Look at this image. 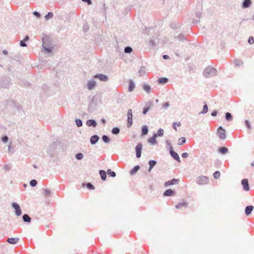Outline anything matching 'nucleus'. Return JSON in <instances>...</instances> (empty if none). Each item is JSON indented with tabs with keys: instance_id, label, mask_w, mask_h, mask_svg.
I'll return each instance as SVG.
<instances>
[{
	"instance_id": "obj_9",
	"label": "nucleus",
	"mask_w": 254,
	"mask_h": 254,
	"mask_svg": "<svg viewBox=\"0 0 254 254\" xmlns=\"http://www.w3.org/2000/svg\"><path fill=\"white\" fill-rule=\"evenodd\" d=\"M241 184L244 190L247 191L250 190L249 181L247 179H243L241 181Z\"/></svg>"
},
{
	"instance_id": "obj_29",
	"label": "nucleus",
	"mask_w": 254,
	"mask_h": 254,
	"mask_svg": "<svg viewBox=\"0 0 254 254\" xmlns=\"http://www.w3.org/2000/svg\"><path fill=\"white\" fill-rule=\"evenodd\" d=\"M169 80L167 77H161L158 79V83L161 84H164L168 82Z\"/></svg>"
},
{
	"instance_id": "obj_11",
	"label": "nucleus",
	"mask_w": 254,
	"mask_h": 254,
	"mask_svg": "<svg viewBox=\"0 0 254 254\" xmlns=\"http://www.w3.org/2000/svg\"><path fill=\"white\" fill-rule=\"evenodd\" d=\"M94 77V78H98L102 81H107L108 80V76L103 74H96Z\"/></svg>"
},
{
	"instance_id": "obj_20",
	"label": "nucleus",
	"mask_w": 254,
	"mask_h": 254,
	"mask_svg": "<svg viewBox=\"0 0 254 254\" xmlns=\"http://www.w3.org/2000/svg\"><path fill=\"white\" fill-rule=\"evenodd\" d=\"M101 180L105 181L107 178V172L103 170H100L99 172Z\"/></svg>"
},
{
	"instance_id": "obj_56",
	"label": "nucleus",
	"mask_w": 254,
	"mask_h": 254,
	"mask_svg": "<svg viewBox=\"0 0 254 254\" xmlns=\"http://www.w3.org/2000/svg\"><path fill=\"white\" fill-rule=\"evenodd\" d=\"M20 45L21 47H27V46L26 43V42H25L23 40L20 41Z\"/></svg>"
},
{
	"instance_id": "obj_8",
	"label": "nucleus",
	"mask_w": 254,
	"mask_h": 254,
	"mask_svg": "<svg viewBox=\"0 0 254 254\" xmlns=\"http://www.w3.org/2000/svg\"><path fill=\"white\" fill-rule=\"evenodd\" d=\"M170 154L171 157L173 158L175 160H176L178 162H181L178 154L175 151H174L173 147H171V150H170Z\"/></svg>"
},
{
	"instance_id": "obj_53",
	"label": "nucleus",
	"mask_w": 254,
	"mask_h": 254,
	"mask_svg": "<svg viewBox=\"0 0 254 254\" xmlns=\"http://www.w3.org/2000/svg\"><path fill=\"white\" fill-rule=\"evenodd\" d=\"M170 27L171 28L175 29L178 27V25L176 23L174 22H172L170 24Z\"/></svg>"
},
{
	"instance_id": "obj_34",
	"label": "nucleus",
	"mask_w": 254,
	"mask_h": 254,
	"mask_svg": "<svg viewBox=\"0 0 254 254\" xmlns=\"http://www.w3.org/2000/svg\"><path fill=\"white\" fill-rule=\"evenodd\" d=\"M106 172L110 177H115L116 176V173L110 169H108Z\"/></svg>"
},
{
	"instance_id": "obj_51",
	"label": "nucleus",
	"mask_w": 254,
	"mask_h": 254,
	"mask_svg": "<svg viewBox=\"0 0 254 254\" xmlns=\"http://www.w3.org/2000/svg\"><path fill=\"white\" fill-rule=\"evenodd\" d=\"M8 137L7 135H4L1 137V141L3 143H6V142L8 141Z\"/></svg>"
},
{
	"instance_id": "obj_12",
	"label": "nucleus",
	"mask_w": 254,
	"mask_h": 254,
	"mask_svg": "<svg viewBox=\"0 0 254 254\" xmlns=\"http://www.w3.org/2000/svg\"><path fill=\"white\" fill-rule=\"evenodd\" d=\"M175 194V191L174 190L171 189H168L163 192V195L164 196H170L174 195Z\"/></svg>"
},
{
	"instance_id": "obj_31",
	"label": "nucleus",
	"mask_w": 254,
	"mask_h": 254,
	"mask_svg": "<svg viewBox=\"0 0 254 254\" xmlns=\"http://www.w3.org/2000/svg\"><path fill=\"white\" fill-rule=\"evenodd\" d=\"M208 106H207V104L205 102H204L203 109H202V111L200 113H199V114H206L208 112Z\"/></svg>"
},
{
	"instance_id": "obj_26",
	"label": "nucleus",
	"mask_w": 254,
	"mask_h": 254,
	"mask_svg": "<svg viewBox=\"0 0 254 254\" xmlns=\"http://www.w3.org/2000/svg\"><path fill=\"white\" fill-rule=\"evenodd\" d=\"M148 164L149 165L148 171L150 172L154 166L157 164V161L155 160H150Z\"/></svg>"
},
{
	"instance_id": "obj_24",
	"label": "nucleus",
	"mask_w": 254,
	"mask_h": 254,
	"mask_svg": "<svg viewBox=\"0 0 254 254\" xmlns=\"http://www.w3.org/2000/svg\"><path fill=\"white\" fill-rule=\"evenodd\" d=\"M218 151L220 154L224 155L228 152V149L225 147H222L218 149Z\"/></svg>"
},
{
	"instance_id": "obj_16",
	"label": "nucleus",
	"mask_w": 254,
	"mask_h": 254,
	"mask_svg": "<svg viewBox=\"0 0 254 254\" xmlns=\"http://www.w3.org/2000/svg\"><path fill=\"white\" fill-rule=\"evenodd\" d=\"M156 137V135L153 134L151 137L148 139V142L152 145H156L157 143Z\"/></svg>"
},
{
	"instance_id": "obj_32",
	"label": "nucleus",
	"mask_w": 254,
	"mask_h": 254,
	"mask_svg": "<svg viewBox=\"0 0 254 254\" xmlns=\"http://www.w3.org/2000/svg\"><path fill=\"white\" fill-rule=\"evenodd\" d=\"M143 89L147 92L149 93L151 90L150 86L146 83L143 85Z\"/></svg>"
},
{
	"instance_id": "obj_52",
	"label": "nucleus",
	"mask_w": 254,
	"mask_h": 254,
	"mask_svg": "<svg viewBox=\"0 0 254 254\" xmlns=\"http://www.w3.org/2000/svg\"><path fill=\"white\" fill-rule=\"evenodd\" d=\"M153 106V102L151 101H149L146 103L145 105V107H148L149 109L151 108V107Z\"/></svg>"
},
{
	"instance_id": "obj_3",
	"label": "nucleus",
	"mask_w": 254,
	"mask_h": 254,
	"mask_svg": "<svg viewBox=\"0 0 254 254\" xmlns=\"http://www.w3.org/2000/svg\"><path fill=\"white\" fill-rule=\"evenodd\" d=\"M196 183L199 185H204L208 184L209 180L208 177L204 176L198 177L196 179Z\"/></svg>"
},
{
	"instance_id": "obj_13",
	"label": "nucleus",
	"mask_w": 254,
	"mask_h": 254,
	"mask_svg": "<svg viewBox=\"0 0 254 254\" xmlns=\"http://www.w3.org/2000/svg\"><path fill=\"white\" fill-rule=\"evenodd\" d=\"M86 125L88 127H95L97 126V123L95 120L90 119L86 121Z\"/></svg>"
},
{
	"instance_id": "obj_63",
	"label": "nucleus",
	"mask_w": 254,
	"mask_h": 254,
	"mask_svg": "<svg viewBox=\"0 0 254 254\" xmlns=\"http://www.w3.org/2000/svg\"><path fill=\"white\" fill-rule=\"evenodd\" d=\"M82 1L86 2L88 5L92 4L91 0H82Z\"/></svg>"
},
{
	"instance_id": "obj_6",
	"label": "nucleus",
	"mask_w": 254,
	"mask_h": 254,
	"mask_svg": "<svg viewBox=\"0 0 254 254\" xmlns=\"http://www.w3.org/2000/svg\"><path fill=\"white\" fill-rule=\"evenodd\" d=\"M12 207L15 210V213L16 216H20L22 214V211L20 206L16 202H12L11 204Z\"/></svg>"
},
{
	"instance_id": "obj_5",
	"label": "nucleus",
	"mask_w": 254,
	"mask_h": 254,
	"mask_svg": "<svg viewBox=\"0 0 254 254\" xmlns=\"http://www.w3.org/2000/svg\"><path fill=\"white\" fill-rule=\"evenodd\" d=\"M127 126L128 127H130L132 125V111L131 109L127 110Z\"/></svg>"
},
{
	"instance_id": "obj_48",
	"label": "nucleus",
	"mask_w": 254,
	"mask_h": 254,
	"mask_svg": "<svg viewBox=\"0 0 254 254\" xmlns=\"http://www.w3.org/2000/svg\"><path fill=\"white\" fill-rule=\"evenodd\" d=\"M37 185V181L36 180H32L30 182V185L32 187H34Z\"/></svg>"
},
{
	"instance_id": "obj_43",
	"label": "nucleus",
	"mask_w": 254,
	"mask_h": 254,
	"mask_svg": "<svg viewBox=\"0 0 254 254\" xmlns=\"http://www.w3.org/2000/svg\"><path fill=\"white\" fill-rule=\"evenodd\" d=\"M86 187L87 189L90 190H93L95 189V187L91 183H87L86 184Z\"/></svg>"
},
{
	"instance_id": "obj_4",
	"label": "nucleus",
	"mask_w": 254,
	"mask_h": 254,
	"mask_svg": "<svg viewBox=\"0 0 254 254\" xmlns=\"http://www.w3.org/2000/svg\"><path fill=\"white\" fill-rule=\"evenodd\" d=\"M217 134L220 139L224 140L226 138L225 130L221 126L218 127Z\"/></svg>"
},
{
	"instance_id": "obj_61",
	"label": "nucleus",
	"mask_w": 254,
	"mask_h": 254,
	"mask_svg": "<svg viewBox=\"0 0 254 254\" xmlns=\"http://www.w3.org/2000/svg\"><path fill=\"white\" fill-rule=\"evenodd\" d=\"M149 44V45H150L151 46H153V47L155 46V42H154V41L153 40H150Z\"/></svg>"
},
{
	"instance_id": "obj_15",
	"label": "nucleus",
	"mask_w": 254,
	"mask_h": 254,
	"mask_svg": "<svg viewBox=\"0 0 254 254\" xmlns=\"http://www.w3.org/2000/svg\"><path fill=\"white\" fill-rule=\"evenodd\" d=\"M254 206L252 205H248V206H246V207L245 208V211L246 215L248 216L250 214H251L252 211L254 209Z\"/></svg>"
},
{
	"instance_id": "obj_50",
	"label": "nucleus",
	"mask_w": 254,
	"mask_h": 254,
	"mask_svg": "<svg viewBox=\"0 0 254 254\" xmlns=\"http://www.w3.org/2000/svg\"><path fill=\"white\" fill-rule=\"evenodd\" d=\"M176 125L178 127H180L181 125V124L180 122H175L173 124V128L177 131V127H176Z\"/></svg>"
},
{
	"instance_id": "obj_21",
	"label": "nucleus",
	"mask_w": 254,
	"mask_h": 254,
	"mask_svg": "<svg viewBox=\"0 0 254 254\" xmlns=\"http://www.w3.org/2000/svg\"><path fill=\"white\" fill-rule=\"evenodd\" d=\"M134 88H135V84H134V82L132 80H129L128 91L130 92H132L133 91Z\"/></svg>"
},
{
	"instance_id": "obj_7",
	"label": "nucleus",
	"mask_w": 254,
	"mask_h": 254,
	"mask_svg": "<svg viewBox=\"0 0 254 254\" xmlns=\"http://www.w3.org/2000/svg\"><path fill=\"white\" fill-rule=\"evenodd\" d=\"M135 153L136 157L137 158L140 157L141 155V150L142 149V144L141 143H139L135 147Z\"/></svg>"
},
{
	"instance_id": "obj_28",
	"label": "nucleus",
	"mask_w": 254,
	"mask_h": 254,
	"mask_svg": "<svg viewBox=\"0 0 254 254\" xmlns=\"http://www.w3.org/2000/svg\"><path fill=\"white\" fill-rule=\"evenodd\" d=\"M225 118L227 121L231 122L233 120V116L230 113L227 112L225 113Z\"/></svg>"
},
{
	"instance_id": "obj_59",
	"label": "nucleus",
	"mask_w": 254,
	"mask_h": 254,
	"mask_svg": "<svg viewBox=\"0 0 254 254\" xmlns=\"http://www.w3.org/2000/svg\"><path fill=\"white\" fill-rule=\"evenodd\" d=\"M88 29H89V27L87 24H84L83 26V30L84 32H87L88 30Z\"/></svg>"
},
{
	"instance_id": "obj_58",
	"label": "nucleus",
	"mask_w": 254,
	"mask_h": 254,
	"mask_svg": "<svg viewBox=\"0 0 254 254\" xmlns=\"http://www.w3.org/2000/svg\"><path fill=\"white\" fill-rule=\"evenodd\" d=\"M33 15L37 18H40L41 17V14L37 11H34L33 12Z\"/></svg>"
},
{
	"instance_id": "obj_27",
	"label": "nucleus",
	"mask_w": 254,
	"mask_h": 254,
	"mask_svg": "<svg viewBox=\"0 0 254 254\" xmlns=\"http://www.w3.org/2000/svg\"><path fill=\"white\" fill-rule=\"evenodd\" d=\"M140 169L139 165L135 166L130 171V174L131 175H134Z\"/></svg>"
},
{
	"instance_id": "obj_39",
	"label": "nucleus",
	"mask_w": 254,
	"mask_h": 254,
	"mask_svg": "<svg viewBox=\"0 0 254 254\" xmlns=\"http://www.w3.org/2000/svg\"><path fill=\"white\" fill-rule=\"evenodd\" d=\"M186 141V139L185 137H182L181 138H180L178 140V144L179 145H183V144H184Z\"/></svg>"
},
{
	"instance_id": "obj_54",
	"label": "nucleus",
	"mask_w": 254,
	"mask_h": 254,
	"mask_svg": "<svg viewBox=\"0 0 254 254\" xmlns=\"http://www.w3.org/2000/svg\"><path fill=\"white\" fill-rule=\"evenodd\" d=\"M248 43L250 44H252L254 43V38L252 36H250L248 39Z\"/></svg>"
},
{
	"instance_id": "obj_44",
	"label": "nucleus",
	"mask_w": 254,
	"mask_h": 254,
	"mask_svg": "<svg viewBox=\"0 0 254 254\" xmlns=\"http://www.w3.org/2000/svg\"><path fill=\"white\" fill-rule=\"evenodd\" d=\"M53 17V13L52 12H49L45 16V18L47 20H49Z\"/></svg>"
},
{
	"instance_id": "obj_38",
	"label": "nucleus",
	"mask_w": 254,
	"mask_h": 254,
	"mask_svg": "<svg viewBox=\"0 0 254 254\" xmlns=\"http://www.w3.org/2000/svg\"><path fill=\"white\" fill-rule=\"evenodd\" d=\"M163 134H164V130L162 128H159L158 130L157 133H154V134L156 135V137H157V136H162L163 135Z\"/></svg>"
},
{
	"instance_id": "obj_49",
	"label": "nucleus",
	"mask_w": 254,
	"mask_h": 254,
	"mask_svg": "<svg viewBox=\"0 0 254 254\" xmlns=\"http://www.w3.org/2000/svg\"><path fill=\"white\" fill-rule=\"evenodd\" d=\"M245 124L246 125V126L247 127V128L248 129H251V124H250V122L246 120L245 121Z\"/></svg>"
},
{
	"instance_id": "obj_10",
	"label": "nucleus",
	"mask_w": 254,
	"mask_h": 254,
	"mask_svg": "<svg viewBox=\"0 0 254 254\" xmlns=\"http://www.w3.org/2000/svg\"><path fill=\"white\" fill-rule=\"evenodd\" d=\"M179 182H180V180L179 179H172V180H171L170 181L166 182L164 183V186L165 187H168L169 186L174 185L175 184H178Z\"/></svg>"
},
{
	"instance_id": "obj_2",
	"label": "nucleus",
	"mask_w": 254,
	"mask_h": 254,
	"mask_svg": "<svg viewBox=\"0 0 254 254\" xmlns=\"http://www.w3.org/2000/svg\"><path fill=\"white\" fill-rule=\"evenodd\" d=\"M11 84V81L9 78L4 76L0 78V87L8 88Z\"/></svg>"
},
{
	"instance_id": "obj_35",
	"label": "nucleus",
	"mask_w": 254,
	"mask_h": 254,
	"mask_svg": "<svg viewBox=\"0 0 254 254\" xmlns=\"http://www.w3.org/2000/svg\"><path fill=\"white\" fill-rule=\"evenodd\" d=\"M120 129L118 127H114L112 129V133L113 134L117 135L120 133Z\"/></svg>"
},
{
	"instance_id": "obj_25",
	"label": "nucleus",
	"mask_w": 254,
	"mask_h": 254,
	"mask_svg": "<svg viewBox=\"0 0 254 254\" xmlns=\"http://www.w3.org/2000/svg\"><path fill=\"white\" fill-rule=\"evenodd\" d=\"M148 127L146 125L143 126L141 128L142 135H145L148 133Z\"/></svg>"
},
{
	"instance_id": "obj_57",
	"label": "nucleus",
	"mask_w": 254,
	"mask_h": 254,
	"mask_svg": "<svg viewBox=\"0 0 254 254\" xmlns=\"http://www.w3.org/2000/svg\"><path fill=\"white\" fill-rule=\"evenodd\" d=\"M170 106V104L168 102L165 103L162 105V108L164 109H167Z\"/></svg>"
},
{
	"instance_id": "obj_47",
	"label": "nucleus",
	"mask_w": 254,
	"mask_h": 254,
	"mask_svg": "<svg viewBox=\"0 0 254 254\" xmlns=\"http://www.w3.org/2000/svg\"><path fill=\"white\" fill-rule=\"evenodd\" d=\"M83 157V155L81 153H77L75 155V158L78 160H81Z\"/></svg>"
},
{
	"instance_id": "obj_60",
	"label": "nucleus",
	"mask_w": 254,
	"mask_h": 254,
	"mask_svg": "<svg viewBox=\"0 0 254 254\" xmlns=\"http://www.w3.org/2000/svg\"><path fill=\"white\" fill-rule=\"evenodd\" d=\"M106 10H107V7L106 6L105 4L104 3L103 7V11L104 14L105 16L106 15Z\"/></svg>"
},
{
	"instance_id": "obj_22",
	"label": "nucleus",
	"mask_w": 254,
	"mask_h": 254,
	"mask_svg": "<svg viewBox=\"0 0 254 254\" xmlns=\"http://www.w3.org/2000/svg\"><path fill=\"white\" fill-rule=\"evenodd\" d=\"M188 205V203L187 202L183 201L181 202L176 205L175 207L177 209H180L182 208L183 207H187Z\"/></svg>"
},
{
	"instance_id": "obj_33",
	"label": "nucleus",
	"mask_w": 254,
	"mask_h": 254,
	"mask_svg": "<svg viewBox=\"0 0 254 254\" xmlns=\"http://www.w3.org/2000/svg\"><path fill=\"white\" fill-rule=\"evenodd\" d=\"M42 193L45 196H49L51 194L50 190L48 189H42Z\"/></svg>"
},
{
	"instance_id": "obj_40",
	"label": "nucleus",
	"mask_w": 254,
	"mask_h": 254,
	"mask_svg": "<svg viewBox=\"0 0 254 254\" xmlns=\"http://www.w3.org/2000/svg\"><path fill=\"white\" fill-rule=\"evenodd\" d=\"M138 73L139 76H143L145 73V67L141 66L140 69L138 70Z\"/></svg>"
},
{
	"instance_id": "obj_62",
	"label": "nucleus",
	"mask_w": 254,
	"mask_h": 254,
	"mask_svg": "<svg viewBox=\"0 0 254 254\" xmlns=\"http://www.w3.org/2000/svg\"><path fill=\"white\" fill-rule=\"evenodd\" d=\"M217 111L216 110H214L212 111L211 113V115L213 117H215L217 116Z\"/></svg>"
},
{
	"instance_id": "obj_23",
	"label": "nucleus",
	"mask_w": 254,
	"mask_h": 254,
	"mask_svg": "<svg viewBox=\"0 0 254 254\" xmlns=\"http://www.w3.org/2000/svg\"><path fill=\"white\" fill-rule=\"evenodd\" d=\"M22 219L24 222L26 223H30L31 221V217L27 214H24L22 216Z\"/></svg>"
},
{
	"instance_id": "obj_64",
	"label": "nucleus",
	"mask_w": 254,
	"mask_h": 254,
	"mask_svg": "<svg viewBox=\"0 0 254 254\" xmlns=\"http://www.w3.org/2000/svg\"><path fill=\"white\" fill-rule=\"evenodd\" d=\"M188 156H189V154H188V153L187 152L183 153L182 154V157L183 158H187V157H188Z\"/></svg>"
},
{
	"instance_id": "obj_46",
	"label": "nucleus",
	"mask_w": 254,
	"mask_h": 254,
	"mask_svg": "<svg viewBox=\"0 0 254 254\" xmlns=\"http://www.w3.org/2000/svg\"><path fill=\"white\" fill-rule=\"evenodd\" d=\"M220 172L218 171H216L213 173V177L216 179H219L220 178Z\"/></svg>"
},
{
	"instance_id": "obj_41",
	"label": "nucleus",
	"mask_w": 254,
	"mask_h": 254,
	"mask_svg": "<svg viewBox=\"0 0 254 254\" xmlns=\"http://www.w3.org/2000/svg\"><path fill=\"white\" fill-rule=\"evenodd\" d=\"M132 51V49L129 46H127L125 48L124 52L125 53H131Z\"/></svg>"
},
{
	"instance_id": "obj_42",
	"label": "nucleus",
	"mask_w": 254,
	"mask_h": 254,
	"mask_svg": "<svg viewBox=\"0 0 254 254\" xmlns=\"http://www.w3.org/2000/svg\"><path fill=\"white\" fill-rule=\"evenodd\" d=\"M179 40L181 41H185L186 38L185 37V36L184 34H180L178 36L176 37Z\"/></svg>"
},
{
	"instance_id": "obj_37",
	"label": "nucleus",
	"mask_w": 254,
	"mask_h": 254,
	"mask_svg": "<svg viewBox=\"0 0 254 254\" xmlns=\"http://www.w3.org/2000/svg\"><path fill=\"white\" fill-rule=\"evenodd\" d=\"M102 140L106 143L110 142V139L108 136L103 135L102 137Z\"/></svg>"
},
{
	"instance_id": "obj_30",
	"label": "nucleus",
	"mask_w": 254,
	"mask_h": 254,
	"mask_svg": "<svg viewBox=\"0 0 254 254\" xmlns=\"http://www.w3.org/2000/svg\"><path fill=\"white\" fill-rule=\"evenodd\" d=\"M42 46H43V49H44V50L48 53H52V51H53V49H52V48H51V47H46L45 46V44L44 42L43 43V44H42Z\"/></svg>"
},
{
	"instance_id": "obj_19",
	"label": "nucleus",
	"mask_w": 254,
	"mask_h": 254,
	"mask_svg": "<svg viewBox=\"0 0 254 254\" xmlns=\"http://www.w3.org/2000/svg\"><path fill=\"white\" fill-rule=\"evenodd\" d=\"M251 4V0H244L242 3V6L243 8H246L250 7Z\"/></svg>"
},
{
	"instance_id": "obj_55",
	"label": "nucleus",
	"mask_w": 254,
	"mask_h": 254,
	"mask_svg": "<svg viewBox=\"0 0 254 254\" xmlns=\"http://www.w3.org/2000/svg\"><path fill=\"white\" fill-rule=\"evenodd\" d=\"M149 110L150 109L148 107L145 106V107L143 109L142 114L143 115L146 114Z\"/></svg>"
},
{
	"instance_id": "obj_45",
	"label": "nucleus",
	"mask_w": 254,
	"mask_h": 254,
	"mask_svg": "<svg viewBox=\"0 0 254 254\" xmlns=\"http://www.w3.org/2000/svg\"><path fill=\"white\" fill-rule=\"evenodd\" d=\"M234 64L236 66H239L243 64V62L241 60H235L234 61Z\"/></svg>"
},
{
	"instance_id": "obj_18",
	"label": "nucleus",
	"mask_w": 254,
	"mask_h": 254,
	"mask_svg": "<svg viewBox=\"0 0 254 254\" xmlns=\"http://www.w3.org/2000/svg\"><path fill=\"white\" fill-rule=\"evenodd\" d=\"M19 240L18 238H9L7 239V242L10 244H16Z\"/></svg>"
},
{
	"instance_id": "obj_36",
	"label": "nucleus",
	"mask_w": 254,
	"mask_h": 254,
	"mask_svg": "<svg viewBox=\"0 0 254 254\" xmlns=\"http://www.w3.org/2000/svg\"><path fill=\"white\" fill-rule=\"evenodd\" d=\"M75 123L77 127H81L83 125L82 121L79 119H76Z\"/></svg>"
},
{
	"instance_id": "obj_1",
	"label": "nucleus",
	"mask_w": 254,
	"mask_h": 254,
	"mask_svg": "<svg viewBox=\"0 0 254 254\" xmlns=\"http://www.w3.org/2000/svg\"><path fill=\"white\" fill-rule=\"evenodd\" d=\"M217 72L215 68L209 66L204 69L203 72V75L204 77L208 78L215 76Z\"/></svg>"
},
{
	"instance_id": "obj_17",
	"label": "nucleus",
	"mask_w": 254,
	"mask_h": 254,
	"mask_svg": "<svg viewBox=\"0 0 254 254\" xmlns=\"http://www.w3.org/2000/svg\"><path fill=\"white\" fill-rule=\"evenodd\" d=\"M96 86V82L94 80L89 81L87 84V88L89 90H92Z\"/></svg>"
},
{
	"instance_id": "obj_14",
	"label": "nucleus",
	"mask_w": 254,
	"mask_h": 254,
	"mask_svg": "<svg viewBox=\"0 0 254 254\" xmlns=\"http://www.w3.org/2000/svg\"><path fill=\"white\" fill-rule=\"evenodd\" d=\"M99 139V137L97 135H92L90 139V143L92 145L95 144Z\"/></svg>"
}]
</instances>
